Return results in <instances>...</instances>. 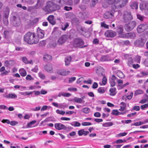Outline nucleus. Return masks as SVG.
<instances>
[{
	"label": "nucleus",
	"mask_w": 148,
	"mask_h": 148,
	"mask_svg": "<svg viewBox=\"0 0 148 148\" xmlns=\"http://www.w3.org/2000/svg\"><path fill=\"white\" fill-rule=\"evenodd\" d=\"M82 112L86 114L88 113L90 111V109L88 108H85L82 110Z\"/></svg>",
	"instance_id": "nucleus-39"
},
{
	"label": "nucleus",
	"mask_w": 148,
	"mask_h": 148,
	"mask_svg": "<svg viewBox=\"0 0 148 148\" xmlns=\"http://www.w3.org/2000/svg\"><path fill=\"white\" fill-rule=\"evenodd\" d=\"M19 71L22 77H24L27 75L26 70L23 69H20Z\"/></svg>",
	"instance_id": "nucleus-28"
},
{
	"label": "nucleus",
	"mask_w": 148,
	"mask_h": 148,
	"mask_svg": "<svg viewBox=\"0 0 148 148\" xmlns=\"http://www.w3.org/2000/svg\"><path fill=\"white\" fill-rule=\"evenodd\" d=\"M110 60V58L108 56H103L101 57L100 60L102 61H107Z\"/></svg>",
	"instance_id": "nucleus-32"
},
{
	"label": "nucleus",
	"mask_w": 148,
	"mask_h": 148,
	"mask_svg": "<svg viewBox=\"0 0 148 148\" xmlns=\"http://www.w3.org/2000/svg\"><path fill=\"white\" fill-rule=\"evenodd\" d=\"M130 6L133 9H137L138 8V3L136 1L132 2L130 4Z\"/></svg>",
	"instance_id": "nucleus-26"
},
{
	"label": "nucleus",
	"mask_w": 148,
	"mask_h": 148,
	"mask_svg": "<svg viewBox=\"0 0 148 148\" xmlns=\"http://www.w3.org/2000/svg\"><path fill=\"white\" fill-rule=\"evenodd\" d=\"M24 2L29 5H32L34 3V0H24Z\"/></svg>",
	"instance_id": "nucleus-42"
},
{
	"label": "nucleus",
	"mask_w": 148,
	"mask_h": 148,
	"mask_svg": "<svg viewBox=\"0 0 148 148\" xmlns=\"http://www.w3.org/2000/svg\"><path fill=\"white\" fill-rule=\"evenodd\" d=\"M54 3L49 1L47 2V5L43 8L46 12H51L59 10L60 9L64 3L63 0H54Z\"/></svg>",
	"instance_id": "nucleus-1"
},
{
	"label": "nucleus",
	"mask_w": 148,
	"mask_h": 148,
	"mask_svg": "<svg viewBox=\"0 0 148 148\" xmlns=\"http://www.w3.org/2000/svg\"><path fill=\"white\" fill-rule=\"evenodd\" d=\"M145 25H139L137 28V30L138 33H140L145 30Z\"/></svg>",
	"instance_id": "nucleus-22"
},
{
	"label": "nucleus",
	"mask_w": 148,
	"mask_h": 148,
	"mask_svg": "<svg viewBox=\"0 0 148 148\" xmlns=\"http://www.w3.org/2000/svg\"><path fill=\"white\" fill-rule=\"evenodd\" d=\"M72 8L71 7H69L68 6H65L64 7V9L66 11H70L72 10Z\"/></svg>",
	"instance_id": "nucleus-59"
},
{
	"label": "nucleus",
	"mask_w": 148,
	"mask_h": 148,
	"mask_svg": "<svg viewBox=\"0 0 148 148\" xmlns=\"http://www.w3.org/2000/svg\"><path fill=\"white\" fill-rule=\"evenodd\" d=\"M9 32L8 31H5L4 32V37L5 38H7L9 35Z\"/></svg>",
	"instance_id": "nucleus-56"
},
{
	"label": "nucleus",
	"mask_w": 148,
	"mask_h": 148,
	"mask_svg": "<svg viewBox=\"0 0 148 148\" xmlns=\"http://www.w3.org/2000/svg\"><path fill=\"white\" fill-rule=\"evenodd\" d=\"M145 96L146 98L145 99L141 100L139 102V103L143 104L146 103L148 101V95H145Z\"/></svg>",
	"instance_id": "nucleus-38"
},
{
	"label": "nucleus",
	"mask_w": 148,
	"mask_h": 148,
	"mask_svg": "<svg viewBox=\"0 0 148 148\" xmlns=\"http://www.w3.org/2000/svg\"><path fill=\"white\" fill-rule=\"evenodd\" d=\"M33 93V92H21L20 94L22 95L26 96L32 94Z\"/></svg>",
	"instance_id": "nucleus-48"
},
{
	"label": "nucleus",
	"mask_w": 148,
	"mask_h": 148,
	"mask_svg": "<svg viewBox=\"0 0 148 148\" xmlns=\"http://www.w3.org/2000/svg\"><path fill=\"white\" fill-rule=\"evenodd\" d=\"M10 10L9 9L6 7L4 12L3 18V21L5 25H7L9 23L8 18L9 13Z\"/></svg>",
	"instance_id": "nucleus-6"
},
{
	"label": "nucleus",
	"mask_w": 148,
	"mask_h": 148,
	"mask_svg": "<svg viewBox=\"0 0 148 148\" xmlns=\"http://www.w3.org/2000/svg\"><path fill=\"white\" fill-rule=\"evenodd\" d=\"M125 36L127 38L133 39L135 38L136 35L134 32H131L126 34Z\"/></svg>",
	"instance_id": "nucleus-21"
},
{
	"label": "nucleus",
	"mask_w": 148,
	"mask_h": 148,
	"mask_svg": "<svg viewBox=\"0 0 148 148\" xmlns=\"http://www.w3.org/2000/svg\"><path fill=\"white\" fill-rule=\"evenodd\" d=\"M26 79L27 80H32L34 79V78L29 75H27L26 77Z\"/></svg>",
	"instance_id": "nucleus-51"
},
{
	"label": "nucleus",
	"mask_w": 148,
	"mask_h": 148,
	"mask_svg": "<svg viewBox=\"0 0 148 148\" xmlns=\"http://www.w3.org/2000/svg\"><path fill=\"white\" fill-rule=\"evenodd\" d=\"M116 89L115 88H112L109 90V91L110 92V95L111 96H114L116 94Z\"/></svg>",
	"instance_id": "nucleus-27"
},
{
	"label": "nucleus",
	"mask_w": 148,
	"mask_h": 148,
	"mask_svg": "<svg viewBox=\"0 0 148 148\" xmlns=\"http://www.w3.org/2000/svg\"><path fill=\"white\" fill-rule=\"evenodd\" d=\"M82 124L83 126H88L90 125H92L91 123L90 122H84L82 123Z\"/></svg>",
	"instance_id": "nucleus-52"
},
{
	"label": "nucleus",
	"mask_w": 148,
	"mask_h": 148,
	"mask_svg": "<svg viewBox=\"0 0 148 148\" xmlns=\"http://www.w3.org/2000/svg\"><path fill=\"white\" fill-rule=\"evenodd\" d=\"M36 122V120H33L28 123L27 124V126L28 127H32V125L35 124Z\"/></svg>",
	"instance_id": "nucleus-40"
},
{
	"label": "nucleus",
	"mask_w": 148,
	"mask_h": 148,
	"mask_svg": "<svg viewBox=\"0 0 148 148\" xmlns=\"http://www.w3.org/2000/svg\"><path fill=\"white\" fill-rule=\"evenodd\" d=\"M119 112L117 110H112V114L114 115H118Z\"/></svg>",
	"instance_id": "nucleus-49"
},
{
	"label": "nucleus",
	"mask_w": 148,
	"mask_h": 148,
	"mask_svg": "<svg viewBox=\"0 0 148 148\" xmlns=\"http://www.w3.org/2000/svg\"><path fill=\"white\" fill-rule=\"evenodd\" d=\"M44 3V0H38L37 3L36 4V6H37V8L39 7L42 6Z\"/></svg>",
	"instance_id": "nucleus-29"
},
{
	"label": "nucleus",
	"mask_w": 148,
	"mask_h": 148,
	"mask_svg": "<svg viewBox=\"0 0 148 148\" xmlns=\"http://www.w3.org/2000/svg\"><path fill=\"white\" fill-rule=\"evenodd\" d=\"M78 133L79 136H82L83 134H84V130L83 129H82L79 130L78 132Z\"/></svg>",
	"instance_id": "nucleus-53"
},
{
	"label": "nucleus",
	"mask_w": 148,
	"mask_h": 148,
	"mask_svg": "<svg viewBox=\"0 0 148 148\" xmlns=\"http://www.w3.org/2000/svg\"><path fill=\"white\" fill-rule=\"evenodd\" d=\"M137 18L140 20L141 21H143L144 18V17L141 16L140 14H137Z\"/></svg>",
	"instance_id": "nucleus-64"
},
{
	"label": "nucleus",
	"mask_w": 148,
	"mask_h": 148,
	"mask_svg": "<svg viewBox=\"0 0 148 148\" xmlns=\"http://www.w3.org/2000/svg\"><path fill=\"white\" fill-rule=\"evenodd\" d=\"M136 23L134 21H130L125 25V30L128 32L132 30L136 26Z\"/></svg>",
	"instance_id": "nucleus-5"
},
{
	"label": "nucleus",
	"mask_w": 148,
	"mask_h": 148,
	"mask_svg": "<svg viewBox=\"0 0 148 148\" xmlns=\"http://www.w3.org/2000/svg\"><path fill=\"white\" fill-rule=\"evenodd\" d=\"M105 35L108 37L113 38L116 35V33L112 30L106 31L105 33Z\"/></svg>",
	"instance_id": "nucleus-9"
},
{
	"label": "nucleus",
	"mask_w": 148,
	"mask_h": 148,
	"mask_svg": "<svg viewBox=\"0 0 148 148\" xmlns=\"http://www.w3.org/2000/svg\"><path fill=\"white\" fill-rule=\"evenodd\" d=\"M54 126L56 130H64L65 128V126L64 125L60 123L55 124Z\"/></svg>",
	"instance_id": "nucleus-13"
},
{
	"label": "nucleus",
	"mask_w": 148,
	"mask_h": 148,
	"mask_svg": "<svg viewBox=\"0 0 148 148\" xmlns=\"http://www.w3.org/2000/svg\"><path fill=\"white\" fill-rule=\"evenodd\" d=\"M98 92L100 93H103L105 92V90L103 88L100 87L98 89Z\"/></svg>",
	"instance_id": "nucleus-44"
},
{
	"label": "nucleus",
	"mask_w": 148,
	"mask_h": 148,
	"mask_svg": "<svg viewBox=\"0 0 148 148\" xmlns=\"http://www.w3.org/2000/svg\"><path fill=\"white\" fill-rule=\"evenodd\" d=\"M123 27L121 26H120L118 27L117 32L119 34H122L123 33Z\"/></svg>",
	"instance_id": "nucleus-30"
},
{
	"label": "nucleus",
	"mask_w": 148,
	"mask_h": 148,
	"mask_svg": "<svg viewBox=\"0 0 148 148\" xmlns=\"http://www.w3.org/2000/svg\"><path fill=\"white\" fill-rule=\"evenodd\" d=\"M84 44V42L80 38H77L74 40L73 45L75 47H79Z\"/></svg>",
	"instance_id": "nucleus-7"
},
{
	"label": "nucleus",
	"mask_w": 148,
	"mask_h": 148,
	"mask_svg": "<svg viewBox=\"0 0 148 148\" xmlns=\"http://www.w3.org/2000/svg\"><path fill=\"white\" fill-rule=\"evenodd\" d=\"M5 97L8 99H14L17 98V95L14 93H10L8 95H6Z\"/></svg>",
	"instance_id": "nucleus-23"
},
{
	"label": "nucleus",
	"mask_w": 148,
	"mask_h": 148,
	"mask_svg": "<svg viewBox=\"0 0 148 148\" xmlns=\"http://www.w3.org/2000/svg\"><path fill=\"white\" fill-rule=\"evenodd\" d=\"M145 40L143 38L137 40L134 42L135 45L137 47H142L144 45Z\"/></svg>",
	"instance_id": "nucleus-10"
},
{
	"label": "nucleus",
	"mask_w": 148,
	"mask_h": 148,
	"mask_svg": "<svg viewBox=\"0 0 148 148\" xmlns=\"http://www.w3.org/2000/svg\"><path fill=\"white\" fill-rule=\"evenodd\" d=\"M71 125L74 127H79L80 126V123L77 121H74L70 123Z\"/></svg>",
	"instance_id": "nucleus-34"
},
{
	"label": "nucleus",
	"mask_w": 148,
	"mask_h": 148,
	"mask_svg": "<svg viewBox=\"0 0 148 148\" xmlns=\"http://www.w3.org/2000/svg\"><path fill=\"white\" fill-rule=\"evenodd\" d=\"M120 108L119 109L120 111H123L125 110L126 108V104L124 102H122L121 103Z\"/></svg>",
	"instance_id": "nucleus-31"
},
{
	"label": "nucleus",
	"mask_w": 148,
	"mask_h": 148,
	"mask_svg": "<svg viewBox=\"0 0 148 148\" xmlns=\"http://www.w3.org/2000/svg\"><path fill=\"white\" fill-rule=\"evenodd\" d=\"M117 79V78L114 75H112V78L109 80L111 86L113 87L116 84L115 81Z\"/></svg>",
	"instance_id": "nucleus-16"
},
{
	"label": "nucleus",
	"mask_w": 148,
	"mask_h": 148,
	"mask_svg": "<svg viewBox=\"0 0 148 148\" xmlns=\"http://www.w3.org/2000/svg\"><path fill=\"white\" fill-rule=\"evenodd\" d=\"M123 22L127 23L133 19V17L130 12L124 11L122 14Z\"/></svg>",
	"instance_id": "nucleus-3"
},
{
	"label": "nucleus",
	"mask_w": 148,
	"mask_h": 148,
	"mask_svg": "<svg viewBox=\"0 0 148 148\" xmlns=\"http://www.w3.org/2000/svg\"><path fill=\"white\" fill-rule=\"evenodd\" d=\"M72 15L73 14L71 12H69L66 14V18H70L72 17Z\"/></svg>",
	"instance_id": "nucleus-55"
},
{
	"label": "nucleus",
	"mask_w": 148,
	"mask_h": 148,
	"mask_svg": "<svg viewBox=\"0 0 148 148\" xmlns=\"http://www.w3.org/2000/svg\"><path fill=\"white\" fill-rule=\"evenodd\" d=\"M45 70L48 72L51 73L52 72V66L51 64H48L45 66Z\"/></svg>",
	"instance_id": "nucleus-20"
},
{
	"label": "nucleus",
	"mask_w": 148,
	"mask_h": 148,
	"mask_svg": "<svg viewBox=\"0 0 148 148\" xmlns=\"http://www.w3.org/2000/svg\"><path fill=\"white\" fill-rule=\"evenodd\" d=\"M37 36L38 38H42L44 36L45 32L44 31L41 29L39 28L37 29Z\"/></svg>",
	"instance_id": "nucleus-15"
},
{
	"label": "nucleus",
	"mask_w": 148,
	"mask_h": 148,
	"mask_svg": "<svg viewBox=\"0 0 148 148\" xmlns=\"http://www.w3.org/2000/svg\"><path fill=\"white\" fill-rule=\"evenodd\" d=\"M37 9V6H29L27 8V11L29 12H31L32 10H34L35 9Z\"/></svg>",
	"instance_id": "nucleus-41"
},
{
	"label": "nucleus",
	"mask_w": 148,
	"mask_h": 148,
	"mask_svg": "<svg viewBox=\"0 0 148 148\" xmlns=\"http://www.w3.org/2000/svg\"><path fill=\"white\" fill-rule=\"evenodd\" d=\"M148 107V103H146L144 105H141V109L144 110L146 108Z\"/></svg>",
	"instance_id": "nucleus-62"
},
{
	"label": "nucleus",
	"mask_w": 148,
	"mask_h": 148,
	"mask_svg": "<svg viewBox=\"0 0 148 148\" xmlns=\"http://www.w3.org/2000/svg\"><path fill=\"white\" fill-rule=\"evenodd\" d=\"M11 21L14 26H19L21 23V21L19 18L18 16L12 15L10 18Z\"/></svg>",
	"instance_id": "nucleus-4"
},
{
	"label": "nucleus",
	"mask_w": 148,
	"mask_h": 148,
	"mask_svg": "<svg viewBox=\"0 0 148 148\" xmlns=\"http://www.w3.org/2000/svg\"><path fill=\"white\" fill-rule=\"evenodd\" d=\"M79 8L82 10H84L86 9V7L85 5H80L79 6Z\"/></svg>",
	"instance_id": "nucleus-57"
},
{
	"label": "nucleus",
	"mask_w": 148,
	"mask_h": 148,
	"mask_svg": "<svg viewBox=\"0 0 148 148\" xmlns=\"http://www.w3.org/2000/svg\"><path fill=\"white\" fill-rule=\"evenodd\" d=\"M114 10L106 12L104 15V17L106 18H112L114 16Z\"/></svg>",
	"instance_id": "nucleus-11"
},
{
	"label": "nucleus",
	"mask_w": 148,
	"mask_h": 148,
	"mask_svg": "<svg viewBox=\"0 0 148 148\" xmlns=\"http://www.w3.org/2000/svg\"><path fill=\"white\" fill-rule=\"evenodd\" d=\"M57 73L62 75H66L69 74L70 72L69 71H66L64 70H59L57 71Z\"/></svg>",
	"instance_id": "nucleus-17"
},
{
	"label": "nucleus",
	"mask_w": 148,
	"mask_h": 148,
	"mask_svg": "<svg viewBox=\"0 0 148 148\" xmlns=\"http://www.w3.org/2000/svg\"><path fill=\"white\" fill-rule=\"evenodd\" d=\"M63 0L64 1V3L63 4V5L64 4H65L66 5H68L71 6L73 4L72 0H67V1L65 2L64 0Z\"/></svg>",
	"instance_id": "nucleus-37"
},
{
	"label": "nucleus",
	"mask_w": 148,
	"mask_h": 148,
	"mask_svg": "<svg viewBox=\"0 0 148 148\" xmlns=\"http://www.w3.org/2000/svg\"><path fill=\"white\" fill-rule=\"evenodd\" d=\"M68 106L66 105H64L62 103H60L59 104V108H65L67 107Z\"/></svg>",
	"instance_id": "nucleus-54"
},
{
	"label": "nucleus",
	"mask_w": 148,
	"mask_h": 148,
	"mask_svg": "<svg viewBox=\"0 0 148 148\" xmlns=\"http://www.w3.org/2000/svg\"><path fill=\"white\" fill-rule=\"evenodd\" d=\"M43 59L45 62H47L51 61L52 59V57L50 55H46L43 57Z\"/></svg>",
	"instance_id": "nucleus-24"
},
{
	"label": "nucleus",
	"mask_w": 148,
	"mask_h": 148,
	"mask_svg": "<svg viewBox=\"0 0 148 148\" xmlns=\"http://www.w3.org/2000/svg\"><path fill=\"white\" fill-rule=\"evenodd\" d=\"M74 100L75 102L80 103H83L85 102L84 101H83L82 98H75Z\"/></svg>",
	"instance_id": "nucleus-33"
},
{
	"label": "nucleus",
	"mask_w": 148,
	"mask_h": 148,
	"mask_svg": "<svg viewBox=\"0 0 148 148\" xmlns=\"http://www.w3.org/2000/svg\"><path fill=\"white\" fill-rule=\"evenodd\" d=\"M140 58L141 57L140 56H137L135 57L134 59L136 62L139 63L140 62Z\"/></svg>",
	"instance_id": "nucleus-46"
},
{
	"label": "nucleus",
	"mask_w": 148,
	"mask_h": 148,
	"mask_svg": "<svg viewBox=\"0 0 148 148\" xmlns=\"http://www.w3.org/2000/svg\"><path fill=\"white\" fill-rule=\"evenodd\" d=\"M56 112L57 114L62 115H64L65 113V112L64 111L60 110L58 109L57 110Z\"/></svg>",
	"instance_id": "nucleus-47"
},
{
	"label": "nucleus",
	"mask_w": 148,
	"mask_h": 148,
	"mask_svg": "<svg viewBox=\"0 0 148 148\" xmlns=\"http://www.w3.org/2000/svg\"><path fill=\"white\" fill-rule=\"evenodd\" d=\"M39 77L42 79H44L45 78V76L44 75L42 74L41 73H39L38 74Z\"/></svg>",
	"instance_id": "nucleus-63"
},
{
	"label": "nucleus",
	"mask_w": 148,
	"mask_h": 148,
	"mask_svg": "<svg viewBox=\"0 0 148 148\" xmlns=\"http://www.w3.org/2000/svg\"><path fill=\"white\" fill-rule=\"evenodd\" d=\"M107 79L106 77L104 76L103 77L102 80V82L104 85H105L107 83Z\"/></svg>",
	"instance_id": "nucleus-60"
},
{
	"label": "nucleus",
	"mask_w": 148,
	"mask_h": 148,
	"mask_svg": "<svg viewBox=\"0 0 148 148\" xmlns=\"http://www.w3.org/2000/svg\"><path fill=\"white\" fill-rule=\"evenodd\" d=\"M128 1V0H117L116 3H118L121 2V3L119 5V6L121 8H122L124 7L127 4Z\"/></svg>",
	"instance_id": "nucleus-18"
},
{
	"label": "nucleus",
	"mask_w": 148,
	"mask_h": 148,
	"mask_svg": "<svg viewBox=\"0 0 148 148\" xmlns=\"http://www.w3.org/2000/svg\"><path fill=\"white\" fill-rule=\"evenodd\" d=\"M143 93V91L141 90H137L135 91L134 95L136 96L139 94H141Z\"/></svg>",
	"instance_id": "nucleus-35"
},
{
	"label": "nucleus",
	"mask_w": 148,
	"mask_h": 148,
	"mask_svg": "<svg viewBox=\"0 0 148 148\" xmlns=\"http://www.w3.org/2000/svg\"><path fill=\"white\" fill-rule=\"evenodd\" d=\"M69 25V23L68 22H66L63 23L62 25V29L63 31H65L68 27Z\"/></svg>",
	"instance_id": "nucleus-25"
},
{
	"label": "nucleus",
	"mask_w": 148,
	"mask_h": 148,
	"mask_svg": "<svg viewBox=\"0 0 148 148\" xmlns=\"http://www.w3.org/2000/svg\"><path fill=\"white\" fill-rule=\"evenodd\" d=\"M140 7L141 10H144L146 14L148 15V3H144L140 5Z\"/></svg>",
	"instance_id": "nucleus-14"
},
{
	"label": "nucleus",
	"mask_w": 148,
	"mask_h": 148,
	"mask_svg": "<svg viewBox=\"0 0 148 148\" xmlns=\"http://www.w3.org/2000/svg\"><path fill=\"white\" fill-rule=\"evenodd\" d=\"M98 84L97 82H94L92 86V88L93 89H96L97 88Z\"/></svg>",
	"instance_id": "nucleus-58"
},
{
	"label": "nucleus",
	"mask_w": 148,
	"mask_h": 148,
	"mask_svg": "<svg viewBox=\"0 0 148 148\" xmlns=\"http://www.w3.org/2000/svg\"><path fill=\"white\" fill-rule=\"evenodd\" d=\"M41 108L40 106L37 107L35 108H32L31 109V110L33 111H38L40 110Z\"/></svg>",
	"instance_id": "nucleus-61"
},
{
	"label": "nucleus",
	"mask_w": 148,
	"mask_h": 148,
	"mask_svg": "<svg viewBox=\"0 0 148 148\" xmlns=\"http://www.w3.org/2000/svg\"><path fill=\"white\" fill-rule=\"evenodd\" d=\"M47 20L51 25H55L56 23V20L54 18V16L53 15L49 16L47 18Z\"/></svg>",
	"instance_id": "nucleus-12"
},
{
	"label": "nucleus",
	"mask_w": 148,
	"mask_h": 148,
	"mask_svg": "<svg viewBox=\"0 0 148 148\" xmlns=\"http://www.w3.org/2000/svg\"><path fill=\"white\" fill-rule=\"evenodd\" d=\"M129 83L127 82L125 84L122 85H120V84H119L118 86L119 87L118 88V89H121L127 86L129 84Z\"/></svg>",
	"instance_id": "nucleus-45"
},
{
	"label": "nucleus",
	"mask_w": 148,
	"mask_h": 148,
	"mask_svg": "<svg viewBox=\"0 0 148 148\" xmlns=\"http://www.w3.org/2000/svg\"><path fill=\"white\" fill-rule=\"evenodd\" d=\"M113 125V123L112 122H110L103 123L102 126L103 127H108L112 126Z\"/></svg>",
	"instance_id": "nucleus-36"
},
{
	"label": "nucleus",
	"mask_w": 148,
	"mask_h": 148,
	"mask_svg": "<svg viewBox=\"0 0 148 148\" xmlns=\"http://www.w3.org/2000/svg\"><path fill=\"white\" fill-rule=\"evenodd\" d=\"M72 58L71 56L66 57L65 60V65L66 66H69L71 62Z\"/></svg>",
	"instance_id": "nucleus-19"
},
{
	"label": "nucleus",
	"mask_w": 148,
	"mask_h": 148,
	"mask_svg": "<svg viewBox=\"0 0 148 148\" xmlns=\"http://www.w3.org/2000/svg\"><path fill=\"white\" fill-rule=\"evenodd\" d=\"M68 37L69 36L67 34L62 35L58 39L57 42L59 45H62L65 42Z\"/></svg>",
	"instance_id": "nucleus-8"
},
{
	"label": "nucleus",
	"mask_w": 148,
	"mask_h": 148,
	"mask_svg": "<svg viewBox=\"0 0 148 148\" xmlns=\"http://www.w3.org/2000/svg\"><path fill=\"white\" fill-rule=\"evenodd\" d=\"M22 61L23 62L26 64H28V61L27 58L25 57H23L22 58Z\"/></svg>",
	"instance_id": "nucleus-50"
},
{
	"label": "nucleus",
	"mask_w": 148,
	"mask_h": 148,
	"mask_svg": "<svg viewBox=\"0 0 148 148\" xmlns=\"http://www.w3.org/2000/svg\"><path fill=\"white\" fill-rule=\"evenodd\" d=\"M128 65L129 66H131L132 64L133 63V60L132 58H130L128 60Z\"/></svg>",
	"instance_id": "nucleus-43"
},
{
	"label": "nucleus",
	"mask_w": 148,
	"mask_h": 148,
	"mask_svg": "<svg viewBox=\"0 0 148 148\" xmlns=\"http://www.w3.org/2000/svg\"><path fill=\"white\" fill-rule=\"evenodd\" d=\"M24 41L29 44H36L39 41V39L34 33L28 32L24 36Z\"/></svg>",
	"instance_id": "nucleus-2"
}]
</instances>
